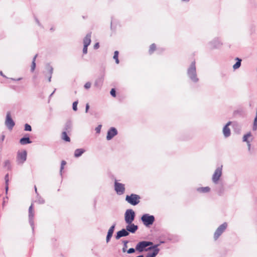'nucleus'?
<instances>
[{"label": "nucleus", "instance_id": "obj_30", "mask_svg": "<svg viewBox=\"0 0 257 257\" xmlns=\"http://www.w3.org/2000/svg\"><path fill=\"white\" fill-rule=\"evenodd\" d=\"M123 247L122 248V251L125 252L126 251V248L127 247V244L128 241L127 240L123 241Z\"/></svg>", "mask_w": 257, "mask_h": 257}, {"label": "nucleus", "instance_id": "obj_24", "mask_svg": "<svg viewBox=\"0 0 257 257\" xmlns=\"http://www.w3.org/2000/svg\"><path fill=\"white\" fill-rule=\"evenodd\" d=\"M29 216L31 218H33L34 216V209L33 204L30 206L29 209Z\"/></svg>", "mask_w": 257, "mask_h": 257}, {"label": "nucleus", "instance_id": "obj_18", "mask_svg": "<svg viewBox=\"0 0 257 257\" xmlns=\"http://www.w3.org/2000/svg\"><path fill=\"white\" fill-rule=\"evenodd\" d=\"M66 131L68 132V128H66V131H64L62 132L61 135V138L63 140H64L65 142H70V138L68 137Z\"/></svg>", "mask_w": 257, "mask_h": 257}, {"label": "nucleus", "instance_id": "obj_15", "mask_svg": "<svg viewBox=\"0 0 257 257\" xmlns=\"http://www.w3.org/2000/svg\"><path fill=\"white\" fill-rule=\"evenodd\" d=\"M114 227H115V224H113L112 226H111L108 231V232H107V236H106V242H108L109 241L112 234H113V231H114Z\"/></svg>", "mask_w": 257, "mask_h": 257}, {"label": "nucleus", "instance_id": "obj_43", "mask_svg": "<svg viewBox=\"0 0 257 257\" xmlns=\"http://www.w3.org/2000/svg\"><path fill=\"white\" fill-rule=\"evenodd\" d=\"M137 257H144V256H143V255H139V256H137Z\"/></svg>", "mask_w": 257, "mask_h": 257}, {"label": "nucleus", "instance_id": "obj_17", "mask_svg": "<svg viewBox=\"0 0 257 257\" xmlns=\"http://www.w3.org/2000/svg\"><path fill=\"white\" fill-rule=\"evenodd\" d=\"M91 33L87 34L83 39V44L84 46H88L91 43Z\"/></svg>", "mask_w": 257, "mask_h": 257}, {"label": "nucleus", "instance_id": "obj_4", "mask_svg": "<svg viewBox=\"0 0 257 257\" xmlns=\"http://www.w3.org/2000/svg\"><path fill=\"white\" fill-rule=\"evenodd\" d=\"M141 219L146 226H149L153 224L155 221V218L153 215H150L148 214L143 215Z\"/></svg>", "mask_w": 257, "mask_h": 257}, {"label": "nucleus", "instance_id": "obj_40", "mask_svg": "<svg viewBox=\"0 0 257 257\" xmlns=\"http://www.w3.org/2000/svg\"><path fill=\"white\" fill-rule=\"evenodd\" d=\"M89 108V105L87 103V104H86V110H85L86 112H87L88 111Z\"/></svg>", "mask_w": 257, "mask_h": 257}, {"label": "nucleus", "instance_id": "obj_1", "mask_svg": "<svg viewBox=\"0 0 257 257\" xmlns=\"http://www.w3.org/2000/svg\"><path fill=\"white\" fill-rule=\"evenodd\" d=\"M141 197L139 195L132 194L130 195H126L125 200L132 205H136L140 202Z\"/></svg>", "mask_w": 257, "mask_h": 257}, {"label": "nucleus", "instance_id": "obj_32", "mask_svg": "<svg viewBox=\"0 0 257 257\" xmlns=\"http://www.w3.org/2000/svg\"><path fill=\"white\" fill-rule=\"evenodd\" d=\"M77 104H78L77 101H75L73 103V109L74 111H76L77 109Z\"/></svg>", "mask_w": 257, "mask_h": 257}, {"label": "nucleus", "instance_id": "obj_8", "mask_svg": "<svg viewBox=\"0 0 257 257\" xmlns=\"http://www.w3.org/2000/svg\"><path fill=\"white\" fill-rule=\"evenodd\" d=\"M27 152L25 150L18 152L17 160L19 164H23L27 159Z\"/></svg>", "mask_w": 257, "mask_h": 257}, {"label": "nucleus", "instance_id": "obj_27", "mask_svg": "<svg viewBox=\"0 0 257 257\" xmlns=\"http://www.w3.org/2000/svg\"><path fill=\"white\" fill-rule=\"evenodd\" d=\"M118 53H119L118 51H115L114 53V55H113V59L115 60L116 64L119 63Z\"/></svg>", "mask_w": 257, "mask_h": 257}, {"label": "nucleus", "instance_id": "obj_28", "mask_svg": "<svg viewBox=\"0 0 257 257\" xmlns=\"http://www.w3.org/2000/svg\"><path fill=\"white\" fill-rule=\"evenodd\" d=\"M37 57V54H36L34 56L33 60V62H32V65H31V70L32 71H34L35 67H36L35 61H36Z\"/></svg>", "mask_w": 257, "mask_h": 257}, {"label": "nucleus", "instance_id": "obj_37", "mask_svg": "<svg viewBox=\"0 0 257 257\" xmlns=\"http://www.w3.org/2000/svg\"><path fill=\"white\" fill-rule=\"evenodd\" d=\"M87 47H88V46L84 45L83 49V54H86L87 53Z\"/></svg>", "mask_w": 257, "mask_h": 257}, {"label": "nucleus", "instance_id": "obj_3", "mask_svg": "<svg viewBox=\"0 0 257 257\" xmlns=\"http://www.w3.org/2000/svg\"><path fill=\"white\" fill-rule=\"evenodd\" d=\"M188 74L190 78L194 81L197 82L198 78L196 77L195 62L193 61L188 70Z\"/></svg>", "mask_w": 257, "mask_h": 257}, {"label": "nucleus", "instance_id": "obj_23", "mask_svg": "<svg viewBox=\"0 0 257 257\" xmlns=\"http://www.w3.org/2000/svg\"><path fill=\"white\" fill-rule=\"evenodd\" d=\"M251 136V134L250 133H248L247 134L245 135L243 137V141L245 142L248 144L249 147H250L249 142L248 141V139Z\"/></svg>", "mask_w": 257, "mask_h": 257}, {"label": "nucleus", "instance_id": "obj_19", "mask_svg": "<svg viewBox=\"0 0 257 257\" xmlns=\"http://www.w3.org/2000/svg\"><path fill=\"white\" fill-rule=\"evenodd\" d=\"M197 190L200 193H207L210 191V188L209 187H199L197 189Z\"/></svg>", "mask_w": 257, "mask_h": 257}, {"label": "nucleus", "instance_id": "obj_38", "mask_svg": "<svg viewBox=\"0 0 257 257\" xmlns=\"http://www.w3.org/2000/svg\"><path fill=\"white\" fill-rule=\"evenodd\" d=\"M135 251V250L134 248H130L127 251V252L128 253H133Z\"/></svg>", "mask_w": 257, "mask_h": 257}, {"label": "nucleus", "instance_id": "obj_36", "mask_svg": "<svg viewBox=\"0 0 257 257\" xmlns=\"http://www.w3.org/2000/svg\"><path fill=\"white\" fill-rule=\"evenodd\" d=\"M91 83L89 82H88L85 83V84L84 85V87L86 89H88V88H89L91 87Z\"/></svg>", "mask_w": 257, "mask_h": 257}, {"label": "nucleus", "instance_id": "obj_2", "mask_svg": "<svg viewBox=\"0 0 257 257\" xmlns=\"http://www.w3.org/2000/svg\"><path fill=\"white\" fill-rule=\"evenodd\" d=\"M135 213L133 209H130L126 210L124 214V220L126 223L131 224L134 220Z\"/></svg>", "mask_w": 257, "mask_h": 257}, {"label": "nucleus", "instance_id": "obj_6", "mask_svg": "<svg viewBox=\"0 0 257 257\" xmlns=\"http://www.w3.org/2000/svg\"><path fill=\"white\" fill-rule=\"evenodd\" d=\"M114 190L118 195H122L125 192V185L115 180L114 182Z\"/></svg>", "mask_w": 257, "mask_h": 257}, {"label": "nucleus", "instance_id": "obj_9", "mask_svg": "<svg viewBox=\"0 0 257 257\" xmlns=\"http://www.w3.org/2000/svg\"><path fill=\"white\" fill-rule=\"evenodd\" d=\"M5 124L9 129L12 130L14 126L15 123L12 118L11 113L10 112H7L6 118L5 120Z\"/></svg>", "mask_w": 257, "mask_h": 257}, {"label": "nucleus", "instance_id": "obj_10", "mask_svg": "<svg viewBox=\"0 0 257 257\" xmlns=\"http://www.w3.org/2000/svg\"><path fill=\"white\" fill-rule=\"evenodd\" d=\"M222 174V167L217 168L212 176V181L216 183L219 180Z\"/></svg>", "mask_w": 257, "mask_h": 257}, {"label": "nucleus", "instance_id": "obj_35", "mask_svg": "<svg viewBox=\"0 0 257 257\" xmlns=\"http://www.w3.org/2000/svg\"><path fill=\"white\" fill-rule=\"evenodd\" d=\"M101 125H99L98 126H97L95 128V131L97 133L99 134L100 132L101 128Z\"/></svg>", "mask_w": 257, "mask_h": 257}, {"label": "nucleus", "instance_id": "obj_44", "mask_svg": "<svg viewBox=\"0 0 257 257\" xmlns=\"http://www.w3.org/2000/svg\"><path fill=\"white\" fill-rule=\"evenodd\" d=\"M21 80V78H19L17 79V80Z\"/></svg>", "mask_w": 257, "mask_h": 257}, {"label": "nucleus", "instance_id": "obj_20", "mask_svg": "<svg viewBox=\"0 0 257 257\" xmlns=\"http://www.w3.org/2000/svg\"><path fill=\"white\" fill-rule=\"evenodd\" d=\"M20 143L21 145H24L31 143V141L29 137H25L22 138L20 141Z\"/></svg>", "mask_w": 257, "mask_h": 257}, {"label": "nucleus", "instance_id": "obj_11", "mask_svg": "<svg viewBox=\"0 0 257 257\" xmlns=\"http://www.w3.org/2000/svg\"><path fill=\"white\" fill-rule=\"evenodd\" d=\"M158 245H154L152 247H150L146 249V250H149L151 249H153V251L152 253H149L146 257H155L159 251V249L157 248Z\"/></svg>", "mask_w": 257, "mask_h": 257}, {"label": "nucleus", "instance_id": "obj_31", "mask_svg": "<svg viewBox=\"0 0 257 257\" xmlns=\"http://www.w3.org/2000/svg\"><path fill=\"white\" fill-rule=\"evenodd\" d=\"M25 131H32L31 126L29 124L26 123L25 125Z\"/></svg>", "mask_w": 257, "mask_h": 257}, {"label": "nucleus", "instance_id": "obj_29", "mask_svg": "<svg viewBox=\"0 0 257 257\" xmlns=\"http://www.w3.org/2000/svg\"><path fill=\"white\" fill-rule=\"evenodd\" d=\"M252 130L253 131H256L257 130V117H255L254 121H253V125Z\"/></svg>", "mask_w": 257, "mask_h": 257}, {"label": "nucleus", "instance_id": "obj_13", "mask_svg": "<svg viewBox=\"0 0 257 257\" xmlns=\"http://www.w3.org/2000/svg\"><path fill=\"white\" fill-rule=\"evenodd\" d=\"M128 231L124 229H122L121 230L117 232V234L115 236L116 239H119L120 237L123 236H126L128 235Z\"/></svg>", "mask_w": 257, "mask_h": 257}, {"label": "nucleus", "instance_id": "obj_14", "mask_svg": "<svg viewBox=\"0 0 257 257\" xmlns=\"http://www.w3.org/2000/svg\"><path fill=\"white\" fill-rule=\"evenodd\" d=\"M230 124L231 122L229 121L223 128V133L225 137H228L230 135V130L228 127Z\"/></svg>", "mask_w": 257, "mask_h": 257}, {"label": "nucleus", "instance_id": "obj_34", "mask_svg": "<svg viewBox=\"0 0 257 257\" xmlns=\"http://www.w3.org/2000/svg\"><path fill=\"white\" fill-rule=\"evenodd\" d=\"M110 94L114 97L116 96L115 90L114 88H112L110 91Z\"/></svg>", "mask_w": 257, "mask_h": 257}, {"label": "nucleus", "instance_id": "obj_33", "mask_svg": "<svg viewBox=\"0 0 257 257\" xmlns=\"http://www.w3.org/2000/svg\"><path fill=\"white\" fill-rule=\"evenodd\" d=\"M66 164V162L65 161H62L61 162V169H60L61 172L63 170V169L64 168V166Z\"/></svg>", "mask_w": 257, "mask_h": 257}, {"label": "nucleus", "instance_id": "obj_22", "mask_svg": "<svg viewBox=\"0 0 257 257\" xmlns=\"http://www.w3.org/2000/svg\"><path fill=\"white\" fill-rule=\"evenodd\" d=\"M46 75L49 77V81H51V75L53 73V68L51 67H48L46 72Z\"/></svg>", "mask_w": 257, "mask_h": 257}, {"label": "nucleus", "instance_id": "obj_5", "mask_svg": "<svg viewBox=\"0 0 257 257\" xmlns=\"http://www.w3.org/2000/svg\"><path fill=\"white\" fill-rule=\"evenodd\" d=\"M227 226V223L225 222L220 225L216 230L214 234V238L216 240L221 235V234L224 231Z\"/></svg>", "mask_w": 257, "mask_h": 257}, {"label": "nucleus", "instance_id": "obj_21", "mask_svg": "<svg viewBox=\"0 0 257 257\" xmlns=\"http://www.w3.org/2000/svg\"><path fill=\"white\" fill-rule=\"evenodd\" d=\"M85 152V150L83 149H76L75 151L74 156L76 158L80 157Z\"/></svg>", "mask_w": 257, "mask_h": 257}, {"label": "nucleus", "instance_id": "obj_26", "mask_svg": "<svg viewBox=\"0 0 257 257\" xmlns=\"http://www.w3.org/2000/svg\"><path fill=\"white\" fill-rule=\"evenodd\" d=\"M156 50V45L155 44H152L150 45L149 52L150 54L153 53V52Z\"/></svg>", "mask_w": 257, "mask_h": 257}, {"label": "nucleus", "instance_id": "obj_39", "mask_svg": "<svg viewBox=\"0 0 257 257\" xmlns=\"http://www.w3.org/2000/svg\"><path fill=\"white\" fill-rule=\"evenodd\" d=\"M99 43H96L95 44V45H94V48L95 49H97L98 48H99Z\"/></svg>", "mask_w": 257, "mask_h": 257}, {"label": "nucleus", "instance_id": "obj_12", "mask_svg": "<svg viewBox=\"0 0 257 257\" xmlns=\"http://www.w3.org/2000/svg\"><path fill=\"white\" fill-rule=\"evenodd\" d=\"M117 134V131L114 127H111L107 132L106 139L107 140H111Z\"/></svg>", "mask_w": 257, "mask_h": 257}, {"label": "nucleus", "instance_id": "obj_42", "mask_svg": "<svg viewBox=\"0 0 257 257\" xmlns=\"http://www.w3.org/2000/svg\"><path fill=\"white\" fill-rule=\"evenodd\" d=\"M5 136L4 135H3L2 137V140L4 141L5 139Z\"/></svg>", "mask_w": 257, "mask_h": 257}, {"label": "nucleus", "instance_id": "obj_7", "mask_svg": "<svg viewBox=\"0 0 257 257\" xmlns=\"http://www.w3.org/2000/svg\"><path fill=\"white\" fill-rule=\"evenodd\" d=\"M152 244V242L146 241H141L137 244L136 249L137 250L139 251L140 252H142L145 249V248L146 247L149 245H151Z\"/></svg>", "mask_w": 257, "mask_h": 257}, {"label": "nucleus", "instance_id": "obj_41", "mask_svg": "<svg viewBox=\"0 0 257 257\" xmlns=\"http://www.w3.org/2000/svg\"><path fill=\"white\" fill-rule=\"evenodd\" d=\"M10 164V161H6L5 162V165H6V166H7V165H9Z\"/></svg>", "mask_w": 257, "mask_h": 257}, {"label": "nucleus", "instance_id": "obj_16", "mask_svg": "<svg viewBox=\"0 0 257 257\" xmlns=\"http://www.w3.org/2000/svg\"><path fill=\"white\" fill-rule=\"evenodd\" d=\"M128 224V225L126 226V230L132 233H135L138 228L137 225L132 224V223Z\"/></svg>", "mask_w": 257, "mask_h": 257}, {"label": "nucleus", "instance_id": "obj_25", "mask_svg": "<svg viewBox=\"0 0 257 257\" xmlns=\"http://www.w3.org/2000/svg\"><path fill=\"white\" fill-rule=\"evenodd\" d=\"M236 60L237 61L236 63L233 66V68L234 69H238L241 65V60L239 59L238 58H236Z\"/></svg>", "mask_w": 257, "mask_h": 257}]
</instances>
